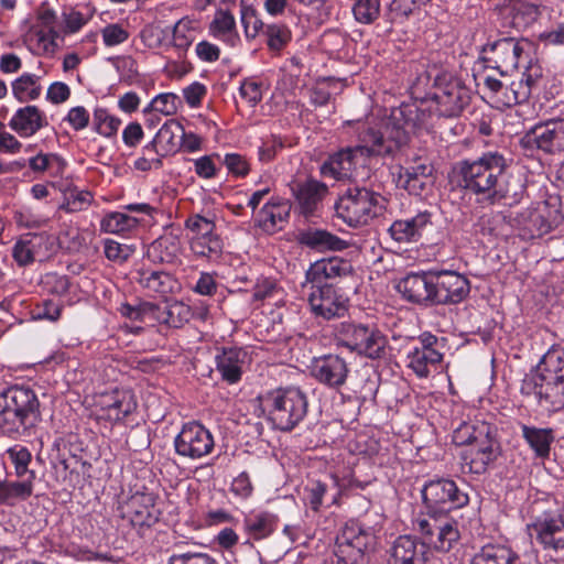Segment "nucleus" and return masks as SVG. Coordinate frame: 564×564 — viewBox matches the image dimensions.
<instances>
[{
  "label": "nucleus",
  "mask_w": 564,
  "mask_h": 564,
  "mask_svg": "<svg viewBox=\"0 0 564 564\" xmlns=\"http://www.w3.org/2000/svg\"><path fill=\"white\" fill-rule=\"evenodd\" d=\"M508 159L498 151H487L476 159L458 161L453 169L457 184L489 205L518 204L525 185L509 172Z\"/></svg>",
  "instance_id": "1"
},
{
  "label": "nucleus",
  "mask_w": 564,
  "mask_h": 564,
  "mask_svg": "<svg viewBox=\"0 0 564 564\" xmlns=\"http://www.w3.org/2000/svg\"><path fill=\"white\" fill-rule=\"evenodd\" d=\"M422 499L426 513L415 519L414 530L425 535L436 551L448 552L460 536L457 521L448 512L466 506L469 497L454 480L440 478L424 485Z\"/></svg>",
  "instance_id": "2"
},
{
  "label": "nucleus",
  "mask_w": 564,
  "mask_h": 564,
  "mask_svg": "<svg viewBox=\"0 0 564 564\" xmlns=\"http://www.w3.org/2000/svg\"><path fill=\"white\" fill-rule=\"evenodd\" d=\"M358 144L339 150L322 165L324 176L337 181L349 178L357 164L358 156H392L408 144V133L404 128L386 126L384 132L375 130L366 122H357Z\"/></svg>",
  "instance_id": "3"
},
{
  "label": "nucleus",
  "mask_w": 564,
  "mask_h": 564,
  "mask_svg": "<svg viewBox=\"0 0 564 564\" xmlns=\"http://www.w3.org/2000/svg\"><path fill=\"white\" fill-rule=\"evenodd\" d=\"M470 90L448 73H437L433 80V93L425 107H401L393 111V127L404 128L408 135L416 128H426L435 113L437 117H458L470 101Z\"/></svg>",
  "instance_id": "4"
},
{
  "label": "nucleus",
  "mask_w": 564,
  "mask_h": 564,
  "mask_svg": "<svg viewBox=\"0 0 564 564\" xmlns=\"http://www.w3.org/2000/svg\"><path fill=\"white\" fill-rule=\"evenodd\" d=\"M42 422L40 400L33 389L14 384L0 391V433L12 440L36 434Z\"/></svg>",
  "instance_id": "5"
},
{
  "label": "nucleus",
  "mask_w": 564,
  "mask_h": 564,
  "mask_svg": "<svg viewBox=\"0 0 564 564\" xmlns=\"http://www.w3.org/2000/svg\"><path fill=\"white\" fill-rule=\"evenodd\" d=\"M260 399L268 421L279 431H293L307 415V395L299 387H279L265 392Z\"/></svg>",
  "instance_id": "6"
},
{
  "label": "nucleus",
  "mask_w": 564,
  "mask_h": 564,
  "mask_svg": "<svg viewBox=\"0 0 564 564\" xmlns=\"http://www.w3.org/2000/svg\"><path fill=\"white\" fill-rule=\"evenodd\" d=\"M389 200L378 192L366 187H350L335 204V210L350 227L370 224L384 215Z\"/></svg>",
  "instance_id": "7"
},
{
  "label": "nucleus",
  "mask_w": 564,
  "mask_h": 564,
  "mask_svg": "<svg viewBox=\"0 0 564 564\" xmlns=\"http://www.w3.org/2000/svg\"><path fill=\"white\" fill-rule=\"evenodd\" d=\"M338 344L359 356L379 359L386 355L388 340L373 326L361 323H341L338 328Z\"/></svg>",
  "instance_id": "8"
},
{
  "label": "nucleus",
  "mask_w": 564,
  "mask_h": 564,
  "mask_svg": "<svg viewBox=\"0 0 564 564\" xmlns=\"http://www.w3.org/2000/svg\"><path fill=\"white\" fill-rule=\"evenodd\" d=\"M530 45L528 40L503 36L482 46L481 59L487 67L497 69L500 75L506 76L518 67Z\"/></svg>",
  "instance_id": "9"
},
{
  "label": "nucleus",
  "mask_w": 564,
  "mask_h": 564,
  "mask_svg": "<svg viewBox=\"0 0 564 564\" xmlns=\"http://www.w3.org/2000/svg\"><path fill=\"white\" fill-rule=\"evenodd\" d=\"M521 393L533 395L541 409L554 413L564 408V380L535 372L525 375Z\"/></svg>",
  "instance_id": "10"
},
{
  "label": "nucleus",
  "mask_w": 564,
  "mask_h": 564,
  "mask_svg": "<svg viewBox=\"0 0 564 564\" xmlns=\"http://www.w3.org/2000/svg\"><path fill=\"white\" fill-rule=\"evenodd\" d=\"M372 540L371 533L358 522L345 524L336 538L335 555L341 564H366V550Z\"/></svg>",
  "instance_id": "11"
},
{
  "label": "nucleus",
  "mask_w": 564,
  "mask_h": 564,
  "mask_svg": "<svg viewBox=\"0 0 564 564\" xmlns=\"http://www.w3.org/2000/svg\"><path fill=\"white\" fill-rule=\"evenodd\" d=\"M161 516L156 507V498L153 494L135 492L121 506V517L137 530L140 536H144Z\"/></svg>",
  "instance_id": "12"
},
{
  "label": "nucleus",
  "mask_w": 564,
  "mask_h": 564,
  "mask_svg": "<svg viewBox=\"0 0 564 564\" xmlns=\"http://www.w3.org/2000/svg\"><path fill=\"white\" fill-rule=\"evenodd\" d=\"M215 447L212 433L203 424L193 421L183 425L174 438V448L177 455L199 459L209 455Z\"/></svg>",
  "instance_id": "13"
},
{
  "label": "nucleus",
  "mask_w": 564,
  "mask_h": 564,
  "mask_svg": "<svg viewBox=\"0 0 564 564\" xmlns=\"http://www.w3.org/2000/svg\"><path fill=\"white\" fill-rule=\"evenodd\" d=\"M308 305L316 317L326 321L343 317L348 310V299L330 283H310Z\"/></svg>",
  "instance_id": "14"
},
{
  "label": "nucleus",
  "mask_w": 564,
  "mask_h": 564,
  "mask_svg": "<svg viewBox=\"0 0 564 564\" xmlns=\"http://www.w3.org/2000/svg\"><path fill=\"white\" fill-rule=\"evenodd\" d=\"M528 149H538L547 154L564 151V119H552L536 123L521 139Z\"/></svg>",
  "instance_id": "15"
},
{
  "label": "nucleus",
  "mask_w": 564,
  "mask_h": 564,
  "mask_svg": "<svg viewBox=\"0 0 564 564\" xmlns=\"http://www.w3.org/2000/svg\"><path fill=\"white\" fill-rule=\"evenodd\" d=\"M538 543L545 551L564 550V507L556 511H546L529 525Z\"/></svg>",
  "instance_id": "16"
},
{
  "label": "nucleus",
  "mask_w": 564,
  "mask_h": 564,
  "mask_svg": "<svg viewBox=\"0 0 564 564\" xmlns=\"http://www.w3.org/2000/svg\"><path fill=\"white\" fill-rule=\"evenodd\" d=\"M434 304L455 305L467 299L470 292L469 280L455 271H433Z\"/></svg>",
  "instance_id": "17"
},
{
  "label": "nucleus",
  "mask_w": 564,
  "mask_h": 564,
  "mask_svg": "<svg viewBox=\"0 0 564 564\" xmlns=\"http://www.w3.org/2000/svg\"><path fill=\"white\" fill-rule=\"evenodd\" d=\"M422 541L412 535H400L388 551L387 564H431L429 547L433 544L425 535Z\"/></svg>",
  "instance_id": "18"
},
{
  "label": "nucleus",
  "mask_w": 564,
  "mask_h": 564,
  "mask_svg": "<svg viewBox=\"0 0 564 564\" xmlns=\"http://www.w3.org/2000/svg\"><path fill=\"white\" fill-rule=\"evenodd\" d=\"M397 290L410 303L424 307L434 306V273H410L399 281Z\"/></svg>",
  "instance_id": "19"
},
{
  "label": "nucleus",
  "mask_w": 564,
  "mask_h": 564,
  "mask_svg": "<svg viewBox=\"0 0 564 564\" xmlns=\"http://www.w3.org/2000/svg\"><path fill=\"white\" fill-rule=\"evenodd\" d=\"M349 367L338 355H325L316 358L312 365V376L322 384L338 389L346 383Z\"/></svg>",
  "instance_id": "20"
},
{
  "label": "nucleus",
  "mask_w": 564,
  "mask_h": 564,
  "mask_svg": "<svg viewBox=\"0 0 564 564\" xmlns=\"http://www.w3.org/2000/svg\"><path fill=\"white\" fill-rule=\"evenodd\" d=\"M501 455V445L498 436L473 444L463 454L462 458L473 474L481 475Z\"/></svg>",
  "instance_id": "21"
},
{
  "label": "nucleus",
  "mask_w": 564,
  "mask_h": 564,
  "mask_svg": "<svg viewBox=\"0 0 564 564\" xmlns=\"http://www.w3.org/2000/svg\"><path fill=\"white\" fill-rule=\"evenodd\" d=\"M99 419L119 422L137 409V400L130 390H113L100 400Z\"/></svg>",
  "instance_id": "22"
},
{
  "label": "nucleus",
  "mask_w": 564,
  "mask_h": 564,
  "mask_svg": "<svg viewBox=\"0 0 564 564\" xmlns=\"http://www.w3.org/2000/svg\"><path fill=\"white\" fill-rule=\"evenodd\" d=\"M432 214L427 210L420 212L410 219H399L388 229L390 237L399 243L416 242L424 229L432 225Z\"/></svg>",
  "instance_id": "23"
},
{
  "label": "nucleus",
  "mask_w": 564,
  "mask_h": 564,
  "mask_svg": "<svg viewBox=\"0 0 564 564\" xmlns=\"http://www.w3.org/2000/svg\"><path fill=\"white\" fill-rule=\"evenodd\" d=\"M29 241L32 243V248L35 251L37 261H45L55 256L61 249L67 252L78 251L80 243L78 236L73 237V243L65 245L61 241V237L48 231L41 232H28Z\"/></svg>",
  "instance_id": "24"
},
{
  "label": "nucleus",
  "mask_w": 564,
  "mask_h": 564,
  "mask_svg": "<svg viewBox=\"0 0 564 564\" xmlns=\"http://www.w3.org/2000/svg\"><path fill=\"white\" fill-rule=\"evenodd\" d=\"M352 273L349 260L333 257L313 263L305 273L307 283H327V280L347 276Z\"/></svg>",
  "instance_id": "25"
},
{
  "label": "nucleus",
  "mask_w": 564,
  "mask_h": 564,
  "mask_svg": "<svg viewBox=\"0 0 564 564\" xmlns=\"http://www.w3.org/2000/svg\"><path fill=\"white\" fill-rule=\"evenodd\" d=\"M292 193L304 216H312L317 210L323 198L328 193V187L316 180H307L292 186Z\"/></svg>",
  "instance_id": "26"
},
{
  "label": "nucleus",
  "mask_w": 564,
  "mask_h": 564,
  "mask_svg": "<svg viewBox=\"0 0 564 564\" xmlns=\"http://www.w3.org/2000/svg\"><path fill=\"white\" fill-rule=\"evenodd\" d=\"M47 124L45 115L36 106L18 109L9 122V127L20 137L34 135Z\"/></svg>",
  "instance_id": "27"
},
{
  "label": "nucleus",
  "mask_w": 564,
  "mask_h": 564,
  "mask_svg": "<svg viewBox=\"0 0 564 564\" xmlns=\"http://www.w3.org/2000/svg\"><path fill=\"white\" fill-rule=\"evenodd\" d=\"M299 243L317 251L334 250L340 251L347 248L348 243L324 229L308 228L301 230L296 237Z\"/></svg>",
  "instance_id": "28"
},
{
  "label": "nucleus",
  "mask_w": 564,
  "mask_h": 564,
  "mask_svg": "<svg viewBox=\"0 0 564 564\" xmlns=\"http://www.w3.org/2000/svg\"><path fill=\"white\" fill-rule=\"evenodd\" d=\"M291 205L282 199H270L258 214V225L265 232L272 234L281 225L286 223L290 216Z\"/></svg>",
  "instance_id": "29"
},
{
  "label": "nucleus",
  "mask_w": 564,
  "mask_h": 564,
  "mask_svg": "<svg viewBox=\"0 0 564 564\" xmlns=\"http://www.w3.org/2000/svg\"><path fill=\"white\" fill-rule=\"evenodd\" d=\"M246 356L247 352L237 347L224 348L223 351L217 355V370L225 381L236 383L241 379L242 365Z\"/></svg>",
  "instance_id": "30"
},
{
  "label": "nucleus",
  "mask_w": 564,
  "mask_h": 564,
  "mask_svg": "<svg viewBox=\"0 0 564 564\" xmlns=\"http://www.w3.org/2000/svg\"><path fill=\"white\" fill-rule=\"evenodd\" d=\"M521 432L522 437L534 452L536 458L546 459L550 457L551 445L555 441V433L553 429L535 427L522 424Z\"/></svg>",
  "instance_id": "31"
},
{
  "label": "nucleus",
  "mask_w": 564,
  "mask_h": 564,
  "mask_svg": "<svg viewBox=\"0 0 564 564\" xmlns=\"http://www.w3.org/2000/svg\"><path fill=\"white\" fill-rule=\"evenodd\" d=\"M470 564H520V556L509 546L488 543L473 556Z\"/></svg>",
  "instance_id": "32"
},
{
  "label": "nucleus",
  "mask_w": 564,
  "mask_h": 564,
  "mask_svg": "<svg viewBox=\"0 0 564 564\" xmlns=\"http://www.w3.org/2000/svg\"><path fill=\"white\" fill-rule=\"evenodd\" d=\"M419 170H421V174H417L416 171H403V167L399 166L397 186L404 188L411 195H423L430 184L432 169L425 164H420Z\"/></svg>",
  "instance_id": "33"
},
{
  "label": "nucleus",
  "mask_w": 564,
  "mask_h": 564,
  "mask_svg": "<svg viewBox=\"0 0 564 564\" xmlns=\"http://www.w3.org/2000/svg\"><path fill=\"white\" fill-rule=\"evenodd\" d=\"M278 524V517L268 511L250 513L243 519L245 531L254 540L270 536Z\"/></svg>",
  "instance_id": "34"
},
{
  "label": "nucleus",
  "mask_w": 564,
  "mask_h": 564,
  "mask_svg": "<svg viewBox=\"0 0 564 564\" xmlns=\"http://www.w3.org/2000/svg\"><path fill=\"white\" fill-rule=\"evenodd\" d=\"M535 84V79L531 74H522V77L512 80L506 86L503 96L499 97V101L505 107H513L527 102L531 96L532 87Z\"/></svg>",
  "instance_id": "35"
},
{
  "label": "nucleus",
  "mask_w": 564,
  "mask_h": 564,
  "mask_svg": "<svg viewBox=\"0 0 564 564\" xmlns=\"http://www.w3.org/2000/svg\"><path fill=\"white\" fill-rule=\"evenodd\" d=\"M137 282L150 292L165 295L173 291L175 281L165 271L142 269L137 272Z\"/></svg>",
  "instance_id": "36"
},
{
  "label": "nucleus",
  "mask_w": 564,
  "mask_h": 564,
  "mask_svg": "<svg viewBox=\"0 0 564 564\" xmlns=\"http://www.w3.org/2000/svg\"><path fill=\"white\" fill-rule=\"evenodd\" d=\"M6 455L14 467L15 476L20 479L30 480L31 484H34L36 473L30 468L33 456L29 448L21 444H15L6 451Z\"/></svg>",
  "instance_id": "37"
},
{
  "label": "nucleus",
  "mask_w": 564,
  "mask_h": 564,
  "mask_svg": "<svg viewBox=\"0 0 564 564\" xmlns=\"http://www.w3.org/2000/svg\"><path fill=\"white\" fill-rule=\"evenodd\" d=\"M408 366L421 378L430 375V366H436L443 359V355L435 348H413L409 354Z\"/></svg>",
  "instance_id": "38"
},
{
  "label": "nucleus",
  "mask_w": 564,
  "mask_h": 564,
  "mask_svg": "<svg viewBox=\"0 0 564 564\" xmlns=\"http://www.w3.org/2000/svg\"><path fill=\"white\" fill-rule=\"evenodd\" d=\"M180 252V242L176 237L166 235L154 240L149 249L148 257L153 262L172 263Z\"/></svg>",
  "instance_id": "39"
},
{
  "label": "nucleus",
  "mask_w": 564,
  "mask_h": 564,
  "mask_svg": "<svg viewBox=\"0 0 564 564\" xmlns=\"http://www.w3.org/2000/svg\"><path fill=\"white\" fill-rule=\"evenodd\" d=\"M41 76L24 73L14 79L11 84L12 94L20 102L35 100L41 96L42 86L40 84Z\"/></svg>",
  "instance_id": "40"
},
{
  "label": "nucleus",
  "mask_w": 564,
  "mask_h": 564,
  "mask_svg": "<svg viewBox=\"0 0 564 564\" xmlns=\"http://www.w3.org/2000/svg\"><path fill=\"white\" fill-rule=\"evenodd\" d=\"M181 137H184V128L176 120L166 121L151 141L160 145L165 152H174L181 147Z\"/></svg>",
  "instance_id": "41"
},
{
  "label": "nucleus",
  "mask_w": 564,
  "mask_h": 564,
  "mask_svg": "<svg viewBox=\"0 0 564 564\" xmlns=\"http://www.w3.org/2000/svg\"><path fill=\"white\" fill-rule=\"evenodd\" d=\"M140 220L121 212H110L100 220V230L107 234L123 235L139 226Z\"/></svg>",
  "instance_id": "42"
},
{
  "label": "nucleus",
  "mask_w": 564,
  "mask_h": 564,
  "mask_svg": "<svg viewBox=\"0 0 564 564\" xmlns=\"http://www.w3.org/2000/svg\"><path fill=\"white\" fill-rule=\"evenodd\" d=\"M189 249L197 258L217 259L223 253V240L215 232L208 236L191 237Z\"/></svg>",
  "instance_id": "43"
},
{
  "label": "nucleus",
  "mask_w": 564,
  "mask_h": 564,
  "mask_svg": "<svg viewBox=\"0 0 564 564\" xmlns=\"http://www.w3.org/2000/svg\"><path fill=\"white\" fill-rule=\"evenodd\" d=\"M33 494L30 480L0 481V505H14L18 500H26Z\"/></svg>",
  "instance_id": "44"
},
{
  "label": "nucleus",
  "mask_w": 564,
  "mask_h": 564,
  "mask_svg": "<svg viewBox=\"0 0 564 564\" xmlns=\"http://www.w3.org/2000/svg\"><path fill=\"white\" fill-rule=\"evenodd\" d=\"M535 373L564 380V348L552 347L542 357Z\"/></svg>",
  "instance_id": "45"
},
{
  "label": "nucleus",
  "mask_w": 564,
  "mask_h": 564,
  "mask_svg": "<svg viewBox=\"0 0 564 564\" xmlns=\"http://www.w3.org/2000/svg\"><path fill=\"white\" fill-rule=\"evenodd\" d=\"M159 306L151 302H141L137 305H131L129 303H122L118 311L119 313L134 322H148L155 319L156 312L159 311Z\"/></svg>",
  "instance_id": "46"
},
{
  "label": "nucleus",
  "mask_w": 564,
  "mask_h": 564,
  "mask_svg": "<svg viewBox=\"0 0 564 564\" xmlns=\"http://www.w3.org/2000/svg\"><path fill=\"white\" fill-rule=\"evenodd\" d=\"M189 316V306L176 301L166 305L161 315H156L155 319H159L171 327L180 328L184 325V323L188 322Z\"/></svg>",
  "instance_id": "47"
},
{
  "label": "nucleus",
  "mask_w": 564,
  "mask_h": 564,
  "mask_svg": "<svg viewBox=\"0 0 564 564\" xmlns=\"http://www.w3.org/2000/svg\"><path fill=\"white\" fill-rule=\"evenodd\" d=\"M519 223L530 237L546 234L551 226L538 209H527L519 216Z\"/></svg>",
  "instance_id": "48"
},
{
  "label": "nucleus",
  "mask_w": 564,
  "mask_h": 564,
  "mask_svg": "<svg viewBox=\"0 0 564 564\" xmlns=\"http://www.w3.org/2000/svg\"><path fill=\"white\" fill-rule=\"evenodd\" d=\"M434 76H432V72L423 70L420 73L415 80L411 86V95L414 99L419 100V105H405L404 107H425L431 99V94L433 91H427V88L431 86L433 88Z\"/></svg>",
  "instance_id": "49"
},
{
  "label": "nucleus",
  "mask_w": 564,
  "mask_h": 564,
  "mask_svg": "<svg viewBox=\"0 0 564 564\" xmlns=\"http://www.w3.org/2000/svg\"><path fill=\"white\" fill-rule=\"evenodd\" d=\"M236 31L235 17L226 10H218L209 24V33L215 37H228Z\"/></svg>",
  "instance_id": "50"
},
{
  "label": "nucleus",
  "mask_w": 564,
  "mask_h": 564,
  "mask_svg": "<svg viewBox=\"0 0 564 564\" xmlns=\"http://www.w3.org/2000/svg\"><path fill=\"white\" fill-rule=\"evenodd\" d=\"M352 13L357 22L371 24L380 15V0H357L352 6Z\"/></svg>",
  "instance_id": "51"
},
{
  "label": "nucleus",
  "mask_w": 564,
  "mask_h": 564,
  "mask_svg": "<svg viewBox=\"0 0 564 564\" xmlns=\"http://www.w3.org/2000/svg\"><path fill=\"white\" fill-rule=\"evenodd\" d=\"M267 36V44L272 51L282 50L291 41V31L284 24H268L263 30Z\"/></svg>",
  "instance_id": "52"
},
{
  "label": "nucleus",
  "mask_w": 564,
  "mask_h": 564,
  "mask_svg": "<svg viewBox=\"0 0 564 564\" xmlns=\"http://www.w3.org/2000/svg\"><path fill=\"white\" fill-rule=\"evenodd\" d=\"M121 124L119 118L112 117L104 108H97L94 112L95 130L107 138L115 135Z\"/></svg>",
  "instance_id": "53"
},
{
  "label": "nucleus",
  "mask_w": 564,
  "mask_h": 564,
  "mask_svg": "<svg viewBox=\"0 0 564 564\" xmlns=\"http://www.w3.org/2000/svg\"><path fill=\"white\" fill-rule=\"evenodd\" d=\"M184 226L193 234L192 237L208 236L216 232V224L214 217H207L200 214L191 215L185 220Z\"/></svg>",
  "instance_id": "54"
},
{
  "label": "nucleus",
  "mask_w": 564,
  "mask_h": 564,
  "mask_svg": "<svg viewBox=\"0 0 564 564\" xmlns=\"http://www.w3.org/2000/svg\"><path fill=\"white\" fill-rule=\"evenodd\" d=\"M91 200L93 195L89 191L72 189L68 192L61 209H64L66 213H77L86 209Z\"/></svg>",
  "instance_id": "55"
},
{
  "label": "nucleus",
  "mask_w": 564,
  "mask_h": 564,
  "mask_svg": "<svg viewBox=\"0 0 564 564\" xmlns=\"http://www.w3.org/2000/svg\"><path fill=\"white\" fill-rule=\"evenodd\" d=\"M28 234H24L13 246L12 257L20 267H25L37 260L34 249L31 247Z\"/></svg>",
  "instance_id": "56"
},
{
  "label": "nucleus",
  "mask_w": 564,
  "mask_h": 564,
  "mask_svg": "<svg viewBox=\"0 0 564 564\" xmlns=\"http://www.w3.org/2000/svg\"><path fill=\"white\" fill-rule=\"evenodd\" d=\"M28 164L34 173H43L54 165L57 166V172L62 171L65 166V162L57 154L52 153H39L35 156L29 159Z\"/></svg>",
  "instance_id": "57"
},
{
  "label": "nucleus",
  "mask_w": 564,
  "mask_h": 564,
  "mask_svg": "<svg viewBox=\"0 0 564 564\" xmlns=\"http://www.w3.org/2000/svg\"><path fill=\"white\" fill-rule=\"evenodd\" d=\"M177 102L178 97L175 94H160L144 109V112L155 111L165 116H171L177 111Z\"/></svg>",
  "instance_id": "58"
},
{
  "label": "nucleus",
  "mask_w": 564,
  "mask_h": 564,
  "mask_svg": "<svg viewBox=\"0 0 564 564\" xmlns=\"http://www.w3.org/2000/svg\"><path fill=\"white\" fill-rule=\"evenodd\" d=\"M414 0H392L389 4L387 19L390 23L403 22L415 10Z\"/></svg>",
  "instance_id": "59"
},
{
  "label": "nucleus",
  "mask_w": 564,
  "mask_h": 564,
  "mask_svg": "<svg viewBox=\"0 0 564 564\" xmlns=\"http://www.w3.org/2000/svg\"><path fill=\"white\" fill-rule=\"evenodd\" d=\"M173 45L181 50L186 51L193 43L191 21L187 19L178 20L172 32Z\"/></svg>",
  "instance_id": "60"
},
{
  "label": "nucleus",
  "mask_w": 564,
  "mask_h": 564,
  "mask_svg": "<svg viewBox=\"0 0 564 564\" xmlns=\"http://www.w3.org/2000/svg\"><path fill=\"white\" fill-rule=\"evenodd\" d=\"M101 36L104 44L112 47L128 41L130 32L120 23H110L101 29Z\"/></svg>",
  "instance_id": "61"
},
{
  "label": "nucleus",
  "mask_w": 564,
  "mask_h": 564,
  "mask_svg": "<svg viewBox=\"0 0 564 564\" xmlns=\"http://www.w3.org/2000/svg\"><path fill=\"white\" fill-rule=\"evenodd\" d=\"M162 166V160L154 143L150 142L142 149V155L134 162V167L147 172Z\"/></svg>",
  "instance_id": "62"
},
{
  "label": "nucleus",
  "mask_w": 564,
  "mask_h": 564,
  "mask_svg": "<svg viewBox=\"0 0 564 564\" xmlns=\"http://www.w3.org/2000/svg\"><path fill=\"white\" fill-rule=\"evenodd\" d=\"M167 564H219L218 561L207 553L180 552L169 557Z\"/></svg>",
  "instance_id": "63"
},
{
  "label": "nucleus",
  "mask_w": 564,
  "mask_h": 564,
  "mask_svg": "<svg viewBox=\"0 0 564 564\" xmlns=\"http://www.w3.org/2000/svg\"><path fill=\"white\" fill-rule=\"evenodd\" d=\"M63 305L58 301L43 300L32 310L34 319H47L55 322L59 318Z\"/></svg>",
  "instance_id": "64"
}]
</instances>
